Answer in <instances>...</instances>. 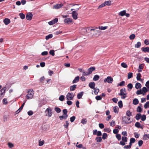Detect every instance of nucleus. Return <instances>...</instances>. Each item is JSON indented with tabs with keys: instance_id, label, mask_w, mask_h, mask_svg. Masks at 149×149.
<instances>
[{
	"instance_id": "1",
	"label": "nucleus",
	"mask_w": 149,
	"mask_h": 149,
	"mask_svg": "<svg viewBox=\"0 0 149 149\" xmlns=\"http://www.w3.org/2000/svg\"><path fill=\"white\" fill-rule=\"evenodd\" d=\"M98 28H96L93 29L91 28H88L86 29V31L88 33H89L90 35L94 37H97L100 35L101 31Z\"/></svg>"
},
{
	"instance_id": "2",
	"label": "nucleus",
	"mask_w": 149,
	"mask_h": 149,
	"mask_svg": "<svg viewBox=\"0 0 149 149\" xmlns=\"http://www.w3.org/2000/svg\"><path fill=\"white\" fill-rule=\"evenodd\" d=\"M28 94L26 96V97L27 99H32L34 93L32 89H30L28 92Z\"/></svg>"
},
{
	"instance_id": "3",
	"label": "nucleus",
	"mask_w": 149,
	"mask_h": 149,
	"mask_svg": "<svg viewBox=\"0 0 149 149\" xmlns=\"http://www.w3.org/2000/svg\"><path fill=\"white\" fill-rule=\"evenodd\" d=\"M120 93L119 95L122 96L121 97L122 99H125L127 97V93L126 91V89L125 88L121 89L120 90Z\"/></svg>"
},
{
	"instance_id": "4",
	"label": "nucleus",
	"mask_w": 149,
	"mask_h": 149,
	"mask_svg": "<svg viewBox=\"0 0 149 149\" xmlns=\"http://www.w3.org/2000/svg\"><path fill=\"white\" fill-rule=\"evenodd\" d=\"M127 138L126 136H122V141H120V144L123 146L125 144V142L127 141Z\"/></svg>"
},
{
	"instance_id": "5",
	"label": "nucleus",
	"mask_w": 149,
	"mask_h": 149,
	"mask_svg": "<svg viewBox=\"0 0 149 149\" xmlns=\"http://www.w3.org/2000/svg\"><path fill=\"white\" fill-rule=\"evenodd\" d=\"M113 81V79L111 76L107 77V78L105 79L104 80V83L107 82L109 83H111Z\"/></svg>"
},
{
	"instance_id": "6",
	"label": "nucleus",
	"mask_w": 149,
	"mask_h": 149,
	"mask_svg": "<svg viewBox=\"0 0 149 149\" xmlns=\"http://www.w3.org/2000/svg\"><path fill=\"white\" fill-rule=\"evenodd\" d=\"M65 23L67 24H70L73 22L72 19L70 18H68L64 20Z\"/></svg>"
},
{
	"instance_id": "7",
	"label": "nucleus",
	"mask_w": 149,
	"mask_h": 149,
	"mask_svg": "<svg viewBox=\"0 0 149 149\" xmlns=\"http://www.w3.org/2000/svg\"><path fill=\"white\" fill-rule=\"evenodd\" d=\"M63 6L62 3L57 4L53 6V8L54 9H57L62 8Z\"/></svg>"
},
{
	"instance_id": "8",
	"label": "nucleus",
	"mask_w": 149,
	"mask_h": 149,
	"mask_svg": "<svg viewBox=\"0 0 149 149\" xmlns=\"http://www.w3.org/2000/svg\"><path fill=\"white\" fill-rule=\"evenodd\" d=\"M74 97V95L70 93H68L66 95V98L68 100H72Z\"/></svg>"
},
{
	"instance_id": "9",
	"label": "nucleus",
	"mask_w": 149,
	"mask_h": 149,
	"mask_svg": "<svg viewBox=\"0 0 149 149\" xmlns=\"http://www.w3.org/2000/svg\"><path fill=\"white\" fill-rule=\"evenodd\" d=\"M72 16L73 19L76 20L77 19L78 17V13L75 11H72Z\"/></svg>"
},
{
	"instance_id": "10",
	"label": "nucleus",
	"mask_w": 149,
	"mask_h": 149,
	"mask_svg": "<svg viewBox=\"0 0 149 149\" xmlns=\"http://www.w3.org/2000/svg\"><path fill=\"white\" fill-rule=\"evenodd\" d=\"M32 14L30 13H29L26 16V19L28 20H31L32 18Z\"/></svg>"
},
{
	"instance_id": "11",
	"label": "nucleus",
	"mask_w": 149,
	"mask_h": 149,
	"mask_svg": "<svg viewBox=\"0 0 149 149\" xmlns=\"http://www.w3.org/2000/svg\"><path fill=\"white\" fill-rule=\"evenodd\" d=\"M45 112L47 111L48 114V116L49 117L51 116L52 114V110L51 108L50 107H48V108L46 110Z\"/></svg>"
},
{
	"instance_id": "12",
	"label": "nucleus",
	"mask_w": 149,
	"mask_h": 149,
	"mask_svg": "<svg viewBox=\"0 0 149 149\" xmlns=\"http://www.w3.org/2000/svg\"><path fill=\"white\" fill-rule=\"evenodd\" d=\"M122 120L123 122L127 124L131 122V121H128V118L126 116L123 117Z\"/></svg>"
},
{
	"instance_id": "13",
	"label": "nucleus",
	"mask_w": 149,
	"mask_h": 149,
	"mask_svg": "<svg viewBox=\"0 0 149 149\" xmlns=\"http://www.w3.org/2000/svg\"><path fill=\"white\" fill-rule=\"evenodd\" d=\"M26 102L25 101L22 104V105H21V106L20 107L19 109L17 110L16 111V114H17L19 113L23 109V107L25 104Z\"/></svg>"
},
{
	"instance_id": "14",
	"label": "nucleus",
	"mask_w": 149,
	"mask_h": 149,
	"mask_svg": "<svg viewBox=\"0 0 149 149\" xmlns=\"http://www.w3.org/2000/svg\"><path fill=\"white\" fill-rule=\"evenodd\" d=\"M141 50L145 52H149V47H142L141 48Z\"/></svg>"
},
{
	"instance_id": "15",
	"label": "nucleus",
	"mask_w": 149,
	"mask_h": 149,
	"mask_svg": "<svg viewBox=\"0 0 149 149\" xmlns=\"http://www.w3.org/2000/svg\"><path fill=\"white\" fill-rule=\"evenodd\" d=\"M3 22L6 25H8L10 22V19L8 18H5L3 20Z\"/></svg>"
},
{
	"instance_id": "16",
	"label": "nucleus",
	"mask_w": 149,
	"mask_h": 149,
	"mask_svg": "<svg viewBox=\"0 0 149 149\" xmlns=\"http://www.w3.org/2000/svg\"><path fill=\"white\" fill-rule=\"evenodd\" d=\"M95 84L94 82H91L89 83V86L92 89H93L95 88Z\"/></svg>"
},
{
	"instance_id": "17",
	"label": "nucleus",
	"mask_w": 149,
	"mask_h": 149,
	"mask_svg": "<svg viewBox=\"0 0 149 149\" xmlns=\"http://www.w3.org/2000/svg\"><path fill=\"white\" fill-rule=\"evenodd\" d=\"M68 115H64L63 116H59V118H60L61 120H62L63 119H67V117H68Z\"/></svg>"
},
{
	"instance_id": "18",
	"label": "nucleus",
	"mask_w": 149,
	"mask_h": 149,
	"mask_svg": "<svg viewBox=\"0 0 149 149\" xmlns=\"http://www.w3.org/2000/svg\"><path fill=\"white\" fill-rule=\"evenodd\" d=\"M95 69V67H91L88 69V71L89 73L91 74L92 73V72Z\"/></svg>"
},
{
	"instance_id": "19",
	"label": "nucleus",
	"mask_w": 149,
	"mask_h": 149,
	"mask_svg": "<svg viewBox=\"0 0 149 149\" xmlns=\"http://www.w3.org/2000/svg\"><path fill=\"white\" fill-rule=\"evenodd\" d=\"M126 12V10H123L122 11H120V12L118 14L119 15L123 16L124 15H125V13Z\"/></svg>"
},
{
	"instance_id": "20",
	"label": "nucleus",
	"mask_w": 149,
	"mask_h": 149,
	"mask_svg": "<svg viewBox=\"0 0 149 149\" xmlns=\"http://www.w3.org/2000/svg\"><path fill=\"white\" fill-rule=\"evenodd\" d=\"M79 77L78 76L76 77L72 81V83L74 84L78 82L79 80Z\"/></svg>"
},
{
	"instance_id": "21",
	"label": "nucleus",
	"mask_w": 149,
	"mask_h": 149,
	"mask_svg": "<svg viewBox=\"0 0 149 149\" xmlns=\"http://www.w3.org/2000/svg\"><path fill=\"white\" fill-rule=\"evenodd\" d=\"M139 101L138 99L136 98L134 99L133 101V104L135 105H136L138 104Z\"/></svg>"
},
{
	"instance_id": "22",
	"label": "nucleus",
	"mask_w": 149,
	"mask_h": 149,
	"mask_svg": "<svg viewBox=\"0 0 149 149\" xmlns=\"http://www.w3.org/2000/svg\"><path fill=\"white\" fill-rule=\"evenodd\" d=\"M141 114L140 113H138L136 114L135 116V118L137 120H139L141 118Z\"/></svg>"
},
{
	"instance_id": "23",
	"label": "nucleus",
	"mask_w": 149,
	"mask_h": 149,
	"mask_svg": "<svg viewBox=\"0 0 149 149\" xmlns=\"http://www.w3.org/2000/svg\"><path fill=\"white\" fill-rule=\"evenodd\" d=\"M99 79L100 76L96 74L94 76L93 80L94 81H96L98 80Z\"/></svg>"
},
{
	"instance_id": "24",
	"label": "nucleus",
	"mask_w": 149,
	"mask_h": 149,
	"mask_svg": "<svg viewBox=\"0 0 149 149\" xmlns=\"http://www.w3.org/2000/svg\"><path fill=\"white\" fill-rule=\"evenodd\" d=\"M77 85L75 84H74L72 86H70V91H73L75 90L76 88Z\"/></svg>"
},
{
	"instance_id": "25",
	"label": "nucleus",
	"mask_w": 149,
	"mask_h": 149,
	"mask_svg": "<svg viewBox=\"0 0 149 149\" xmlns=\"http://www.w3.org/2000/svg\"><path fill=\"white\" fill-rule=\"evenodd\" d=\"M135 87L136 89H138L141 87V84L139 83H137L135 84Z\"/></svg>"
},
{
	"instance_id": "26",
	"label": "nucleus",
	"mask_w": 149,
	"mask_h": 149,
	"mask_svg": "<svg viewBox=\"0 0 149 149\" xmlns=\"http://www.w3.org/2000/svg\"><path fill=\"white\" fill-rule=\"evenodd\" d=\"M87 122V120L86 118H85L82 119L81 122V123L83 125L86 124Z\"/></svg>"
},
{
	"instance_id": "27",
	"label": "nucleus",
	"mask_w": 149,
	"mask_h": 149,
	"mask_svg": "<svg viewBox=\"0 0 149 149\" xmlns=\"http://www.w3.org/2000/svg\"><path fill=\"white\" fill-rule=\"evenodd\" d=\"M83 94V92H81L78 94L77 95V97L78 99H80L81 98Z\"/></svg>"
},
{
	"instance_id": "28",
	"label": "nucleus",
	"mask_w": 149,
	"mask_h": 149,
	"mask_svg": "<svg viewBox=\"0 0 149 149\" xmlns=\"http://www.w3.org/2000/svg\"><path fill=\"white\" fill-rule=\"evenodd\" d=\"M108 28L107 26H100L98 27V28L99 29L101 30H105L106 29H107Z\"/></svg>"
},
{
	"instance_id": "29",
	"label": "nucleus",
	"mask_w": 149,
	"mask_h": 149,
	"mask_svg": "<svg viewBox=\"0 0 149 149\" xmlns=\"http://www.w3.org/2000/svg\"><path fill=\"white\" fill-rule=\"evenodd\" d=\"M104 4L105 6H110L111 4V2L110 1H106L104 2Z\"/></svg>"
},
{
	"instance_id": "30",
	"label": "nucleus",
	"mask_w": 149,
	"mask_h": 149,
	"mask_svg": "<svg viewBox=\"0 0 149 149\" xmlns=\"http://www.w3.org/2000/svg\"><path fill=\"white\" fill-rule=\"evenodd\" d=\"M141 43L140 42H138L135 45V47L136 48H139L141 46Z\"/></svg>"
},
{
	"instance_id": "31",
	"label": "nucleus",
	"mask_w": 149,
	"mask_h": 149,
	"mask_svg": "<svg viewBox=\"0 0 149 149\" xmlns=\"http://www.w3.org/2000/svg\"><path fill=\"white\" fill-rule=\"evenodd\" d=\"M93 89L94 90V94L95 95L97 94L99 91V89L97 88H94Z\"/></svg>"
},
{
	"instance_id": "32",
	"label": "nucleus",
	"mask_w": 149,
	"mask_h": 149,
	"mask_svg": "<svg viewBox=\"0 0 149 149\" xmlns=\"http://www.w3.org/2000/svg\"><path fill=\"white\" fill-rule=\"evenodd\" d=\"M133 77V73L131 72H129L128 73L127 78L128 79H130Z\"/></svg>"
},
{
	"instance_id": "33",
	"label": "nucleus",
	"mask_w": 149,
	"mask_h": 149,
	"mask_svg": "<svg viewBox=\"0 0 149 149\" xmlns=\"http://www.w3.org/2000/svg\"><path fill=\"white\" fill-rule=\"evenodd\" d=\"M141 74L140 73H138L137 74L136 79L138 81H140L141 79Z\"/></svg>"
},
{
	"instance_id": "34",
	"label": "nucleus",
	"mask_w": 149,
	"mask_h": 149,
	"mask_svg": "<svg viewBox=\"0 0 149 149\" xmlns=\"http://www.w3.org/2000/svg\"><path fill=\"white\" fill-rule=\"evenodd\" d=\"M125 85V82L124 81H122L119 84H118V86H122Z\"/></svg>"
},
{
	"instance_id": "35",
	"label": "nucleus",
	"mask_w": 149,
	"mask_h": 149,
	"mask_svg": "<svg viewBox=\"0 0 149 149\" xmlns=\"http://www.w3.org/2000/svg\"><path fill=\"white\" fill-rule=\"evenodd\" d=\"M95 140L97 142H100L102 141V139L100 137H97L95 138Z\"/></svg>"
},
{
	"instance_id": "36",
	"label": "nucleus",
	"mask_w": 149,
	"mask_h": 149,
	"mask_svg": "<svg viewBox=\"0 0 149 149\" xmlns=\"http://www.w3.org/2000/svg\"><path fill=\"white\" fill-rule=\"evenodd\" d=\"M135 126L138 128H141V124L138 122L136 123L135 124Z\"/></svg>"
},
{
	"instance_id": "37",
	"label": "nucleus",
	"mask_w": 149,
	"mask_h": 149,
	"mask_svg": "<svg viewBox=\"0 0 149 149\" xmlns=\"http://www.w3.org/2000/svg\"><path fill=\"white\" fill-rule=\"evenodd\" d=\"M118 105L119 107L120 108H122L123 107V104L121 100L119 101L118 102Z\"/></svg>"
},
{
	"instance_id": "38",
	"label": "nucleus",
	"mask_w": 149,
	"mask_h": 149,
	"mask_svg": "<svg viewBox=\"0 0 149 149\" xmlns=\"http://www.w3.org/2000/svg\"><path fill=\"white\" fill-rule=\"evenodd\" d=\"M126 115L128 117H130L132 115V113L130 110H128L126 112Z\"/></svg>"
},
{
	"instance_id": "39",
	"label": "nucleus",
	"mask_w": 149,
	"mask_h": 149,
	"mask_svg": "<svg viewBox=\"0 0 149 149\" xmlns=\"http://www.w3.org/2000/svg\"><path fill=\"white\" fill-rule=\"evenodd\" d=\"M53 37V35L52 34H50L45 37V39L46 40H48L49 38H52Z\"/></svg>"
},
{
	"instance_id": "40",
	"label": "nucleus",
	"mask_w": 149,
	"mask_h": 149,
	"mask_svg": "<svg viewBox=\"0 0 149 149\" xmlns=\"http://www.w3.org/2000/svg\"><path fill=\"white\" fill-rule=\"evenodd\" d=\"M45 141L42 140L41 141V140H39V146H42L44 143Z\"/></svg>"
},
{
	"instance_id": "41",
	"label": "nucleus",
	"mask_w": 149,
	"mask_h": 149,
	"mask_svg": "<svg viewBox=\"0 0 149 149\" xmlns=\"http://www.w3.org/2000/svg\"><path fill=\"white\" fill-rule=\"evenodd\" d=\"M136 111L137 112L141 113L142 111V109L141 107L140 106H138L136 109Z\"/></svg>"
},
{
	"instance_id": "42",
	"label": "nucleus",
	"mask_w": 149,
	"mask_h": 149,
	"mask_svg": "<svg viewBox=\"0 0 149 149\" xmlns=\"http://www.w3.org/2000/svg\"><path fill=\"white\" fill-rule=\"evenodd\" d=\"M141 118L142 121H145L146 119V115L144 114L142 116L141 115Z\"/></svg>"
},
{
	"instance_id": "43",
	"label": "nucleus",
	"mask_w": 149,
	"mask_h": 149,
	"mask_svg": "<svg viewBox=\"0 0 149 149\" xmlns=\"http://www.w3.org/2000/svg\"><path fill=\"white\" fill-rule=\"evenodd\" d=\"M107 134L106 133H104L102 134V139H107Z\"/></svg>"
},
{
	"instance_id": "44",
	"label": "nucleus",
	"mask_w": 149,
	"mask_h": 149,
	"mask_svg": "<svg viewBox=\"0 0 149 149\" xmlns=\"http://www.w3.org/2000/svg\"><path fill=\"white\" fill-rule=\"evenodd\" d=\"M19 15L20 18L22 19H24L25 17V15L23 13H20L19 14Z\"/></svg>"
},
{
	"instance_id": "45",
	"label": "nucleus",
	"mask_w": 149,
	"mask_h": 149,
	"mask_svg": "<svg viewBox=\"0 0 149 149\" xmlns=\"http://www.w3.org/2000/svg\"><path fill=\"white\" fill-rule=\"evenodd\" d=\"M135 37V35L134 34H133L130 36L129 38L130 40H133Z\"/></svg>"
},
{
	"instance_id": "46",
	"label": "nucleus",
	"mask_w": 149,
	"mask_h": 149,
	"mask_svg": "<svg viewBox=\"0 0 149 149\" xmlns=\"http://www.w3.org/2000/svg\"><path fill=\"white\" fill-rule=\"evenodd\" d=\"M114 111L115 113H118V107H113Z\"/></svg>"
},
{
	"instance_id": "47",
	"label": "nucleus",
	"mask_w": 149,
	"mask_h": 149,
	"mask_svg": "<svg viewBox=\"0 0 149 149\" xmlns=\"http://www.w3.org/2000/svg\"><path fill=\"white\" fill-rule=\"evenodd\" d=\"M121 66L123 68H126L127 67V65L125 63H121Z\"/></svg>"
},
{
	"instance_id": "48",
	"label": "nucleus",
	"mask_w": 149,
	"mask_h": 149,
	"mask_svg": "<svg viewBox=\"0 0 149 149\" xmlns=\"http://www.w3.org/2000/svg\"><path fill=\"white\" fill-rule=\"evenodd\" d=\"M116 137L118 141H120L121 139V136L120 134H117L116 135Z\"/></svg>"
},
{
	"instance_id": "49",
	"label": "nucleus",
	"mask_w": 149,
	"mask_h": 149,
	"mask_svg": "<svg viewBox=\"0 0 149 149\" xmlns=\"http://www.w3.org/2000/svg\"><path fill=\"white\" fill-rule=\"evenodd\" d=\"M144 107L145 108H149V102H147L144 105Z\"/></svg>"
},
{
	"instance_id": "50",
	"label": "nucleus",
	"mask_w": 149,
	"mask_h": 149,
	"mask_svg": "<svg viewBox=\"0 0 149 149\" xmlns=\"http://www.w3.org/2000/svg\"><path fill=\"white\" fill-rule=\"evenodd\" d=\"M55 110L58 113H59L61 111V110L58 107L55 108Z\"/></svg>"
},
{
	"instance_id": "51",
	"label": "nucleus",
	"mask_w": 149,
	"mask_h": 149,
	"mask_svg": "<svg viewBox=\"0 0 149 149\" xmlns=\"http://www.w3.org/2000/svg\"><path fill=\"white\" fill-rule=\"evenodd\" d=\"M64 96L63 95H61L59 97V100L61 101H63L64 100Z\"/></svg>"
},
{
	"instance_id": "52",
	"label": "nucleus",
	"mask_w": 149,
	"mask_h": 149,
	"mask_svg": "<svg viewBox=\"0 0 149 149\" xmlns=\"http://www.w3.org/2000/svg\"><path fill=\"white\" fill-rule=\"evenodd\" d=\"M76 117L75 116H73L70 118V121L71 122H73L75 120Z\"/></svg>"
},
{
	"instance_id": "53",
	"label": "nucleus",
	"mask_w": 149,
	"mask_h": 149,
	"mask_svg": "<svg viewBox=\"0 0 149 149\" xmlns=\"http://www.w3.org/2000/svg\"><path fill=\"white\" fill-rule=\"evenodd\" d=\"M6 89H7V88H6V87H3L2 88V89L0 91V92H2L4 93Z\"/></svg>"
},
{
	"instance_id": "54",
	"label": "nucleus",
	"mask_w": 149,
	"mask_h": 149,
	"mask_svg": "<svg viewBox=\"0 0 149 149\" xmlns=\"http://www.w3.org/2000/svg\"><path fill=\"white\" fill-rule=\"evenodd\" d=\"M143 142L141 140H140L138 141V145L139 147L141 146L143 144Z\"/></svg>"
},
{
	"instance_id": "55",
	"label": "nucleus",
	"mask_w": 149,
	"mask_h": 149,
	"mask_svg": "<svg viewBox=\"0 0 149 149\" xmlns=\"http://www.w3.org/2000/svg\"><path fill=\"white\" fill-rule=\"evenodd\" d=\"M145 44L146 45H149V40L146 39L144 42Z\"/></svg>"
},
{
	"instance_id": "56",
	"label": "nucleus",
	"mask_w": 149,
	"mask_h": 149,
	"mask_svg": "<svg viewBox=\"0 0 149 149\" xmlns=\"http://www.w3.org/2000/svg\"><path fill=\"white\" fill-rule=\"evenodd\" d=\"M127 87L129 88L132 89L133 88V85L131 83H129L127 85Z\"/></svg>"
},
{
	"instance_id": "57",
	"label": "nucleus",
	"mask_w": 149,
	"mask_h": 149,
	"mask_svg": "<svg viewBox=\"0 0 149 149\" xmlns=\"http://www.w3.org/2000/svg\"><path fill=\"white\" fill-rule=\"evenodd\" d=\"M110 125L112 127L114 126L115 125V121L114 120H112L110 123Z\"/></svg>"
},
{
	"instance_id": "58",
	"label": "nucleus",
	"mask_w": 149,
	"mask_h": 149,
	"mask_svg": "<svg viewBox=\"0 0 149 149\" xmlns=\"http://www.w3.org/2000/svg\"><path fill=\"white\" fill-rule=\"evenodd\" d=\"M105 132L109 133L111 131V130L109 128H105L104 129Z\"/></svg>"
},
{
	"instance_id": "59",
	"label": "nucleus",
	"mask_w": 149,
	"mask_h": 149,
	"mask_svg": "<svg viewBox=\"0 0 149 149\" xmlns=\"http://www.w3.org/2000/svg\"><path fill=\"white\" fill-rule=\"evenodd\" d=\"M95 99L97 100H99L102 99V97L100 96H97L95 97Z\"/></svg>"
},
{
	"instance_id": "60",
	"label": "nucleus",
	"mask_w": 149,
	"mask_h": 149,
	"mask_svg": "<svg viewBox=\"0 0 149 149\" xmlns=\"http://www.w3.org/2000/svg\"><path fill=\"white\" fill-rule=\"evenodd\" d=\"M119 132V130H118L117 129H114L113 131V132L114 134H118L117 133H118Z\"/></svg>"
},
{
	"instance_id": "61",
	"label": "nucleus",
	"mask_w": 149,
	"mask_h": 149,
	"mask_svg": "<svg viewBox=\"0 0 149 149\" xmlns=\"http://www.w3.org/2000/svg\"><path fill=\"white\" fill-rule=\"evenodd\" d=\"M65 124L64 125V127L65 128H67L68 127L69 125V123H68V121H65Z\"/></svg>"
},
{
	"instance_id": "62",
	"label": "nucleus",
	"mask_w": 149,
	"mask_h": 149,
	"mask_svg": "<svg viewBox=\"0 0 149 149\" xmlns=\"http://www.w3.org/2000/svg\"><path fill=\"white\" fill-rule=\"evenodd\" d=\"M63 112L64 115H67V114L68 113L67 110L66 109H64L63 110Z\"/></svg>"
},
{
	"instance_id": "63",
	"label": "nucleus",
	"mask_w": 149,
	"mask_h": 149,
	"mask_svg": "<svg viewBox=\"0 0 149 149\" xmlns=\"http://www.w3.org/2000/svg\"><path fill=\"white\" fill-rule=\"evenodd\" d=\"M142 91L144 93H146L148 91V90L146 87H144L142 88Z\"/></svg>"
},
{
	"instance_id": "64",
	"label": "nucleus",
	"mask_w": 149,
	"mask_h": 149,
	"mask_svg": "<svg viewBox=\"0 0 149 149\" xmlns=\"http://www.w3.org/2000/svg\"><path fill=\"white\" fill-rule=\"evenodd\" d=\"M54 51L53 50H51L49 52V54L52 56L54 55Z\"/></svg>"
}]
</instances>
